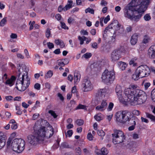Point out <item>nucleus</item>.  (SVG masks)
<instances>
[{
  "mask_svg": "<svg viewBox=\"0 0 155 155\" xmlns=\"http://www.w3.org/2000/svg\"><path fill=\"white\" fill-rule=\"evenodd\" d=\"M149 0H132L123 9L125 17L137 22L144 14Z\"/></svg>",
  "mask_w": 155,
  "mask_h": 155,
  "instance_id": "f257e3e1",
  "label": "nucleus"
},
{
  "mask_svg": "<svg viewBox=\"0 0 155 155\" xmlns=\"http://www.w3.org/2000/svg\"><path fill=\"white\" fill-rule=\"evenodd\" d=\"M19 74L18 78L17 79V82L16 83V89L19 91H23L29 87L30 84V79L28 78L27 72L26 74V79L25 81L27 82L26 83V85L24 84L25 80V74H22L20 72V71H18Z\"/></svg>",
  "mask_w": 155,
  "mask_h": 155,
  "instance_id": "f03ea898",
  "label": "nucleus"
},
{
  "mask_svg": "<svg viewBox=\"0 0 155 155\" xmlns=\"http://www.w3.org/2000/svg\"><path fill=\"white\" fill-rule=\"evenodd\" d=\"M124 93L128 99H129V101H130L131 102L134 101V100L145 93L144 91L139 89L134 90L131 91L129 88H126L124 91Z\"/></svg>",
  "mask_w": 155,
  "mask_h": 155,
  "instance_id": "7ed1b4c3",
  "label": "nucleus"
},
{
  "mask_svg": "<svg viewBox=\"0 0 155 155\" xmlns=\"http://www.w3.org/2000/svg\"><path fill=\"white\" fill-rule=\"evenodd\" d=\"M25 143L22 139L16 138L12 141L11 144L12 150L18 153L22 152L24 149Z\"/></svg>",
  "mask_w": 155,
  "mask_h": 155,
  "instance_id": "20e7f679",
  "label": "nucleus"
},
{
  "mask_svg": "<svg viewBox=\"0 0 155 155\" xmlns=\"http://www.w3.org/2000/svg\"><path fill=\"white\" fill-rule=\"evenodd\" d=\"M115 78V74L112 71H109L107 69H105L103 73L101 76L102 81L107 84L112 83Z\"/></svg>",
  "mask_w": 155,
  "mask_h": 155,
  "instance_id": "39448f33",
  "label": "nucleus"
},
{
  "mask_svg": "<svg viewBox=\"0 0 155 155\" xmlns=\"http://www.w3.org/2000/svg\"><path fill=\"white\" fill-rule=\"evenodd\" d=\"M50 131H51V133H50L49 135L48 132L46 133L45 127L41 126L39 129L38 130H35L34 131L37 136L39 137L41 139H42L45 137L47 138H49L53 136L54 134L53 128L52 127Z\"/></svg>",
  "mask_w": 155,
  "mask_h": 155,
  "instance_id": "423d86ee",
  "label": "nucleus"
},
{
  "mask_svg": "<svg viewBox=\"0 0 155 155\" xmlns=\"http://www.w3.org/2000/svg\"><path fill=\"white\" fill-rule=\"evenodd\" d=\"M136 71L140 78L147 76L150 74L149 68L146 65L140 66L137 68Z\"/></svg>",
  "mask_w": 155,
  "mask_h": 155,
  "instance_id": "0eeeda50",
  "label": "nucleus"
},
{
  "mask_svg": "<svg viewBox=\"0 0 155 155\" xmlns=\"http://www.w3.org/2000/svg\"><path fill=\"white\" fill-rule=\"evenodd\" d=\"M28 140L30 144L34 145L37 144L39 142L43 140L35 133L34 135H30L28 137Z\"/></svg>",
  "mask_w": 155,
  "mask_h": 155,
  "instance_id": "6e6552de",
  "label": "nucleus"
},
{
  "mask_svg": "<svg viewBox=\"0 0 155 155\" xmlns=\"http://www.w3.org/2000/svg\"><path fill=\"white\" fill-rule=\"evenodd\" d=\"M84 91L86 92L91 90L93 86L90 80L87 79H84L82 84Z\"/></svg>",
  "mask_w": 155,
  "mask_h": 155,
  "instance_id": "1a4fd4ad",
  "label": "nucleus"
},
{
  "mask_svg": "<svg viewBox=\"0 0 155 155\" xmlns=\"http://www.w3.org/2000/svg\"><path fill=\"white\" fill-rule=\"evenodd\" d=\"M121 53L120 49H116L113 51L111 55L112 61L115 62L119 60L121 58Z\"/></svg>",
  "mask_w": 155,
  "mask_h": 155,
  "instance_id": "9d476101",
  "label": "nucleus"
},
{
  "mask_svg": "<svg viewBox=\"0 0 155 155\" xmlns=\"http://www.w3.org/2000/svg\"><path fill=\"white\" fill-rule=\"evenodd\" d=\"M147 96L146 93L142 95L139 97L134 100L132 101L136 105L141 104H143L146 101L147 99Z\"/></svg>",
  "mask_w": 155,
  "mask_h": 155,
  "instance_id": "9b49d317",
  "label": "nucleus"
},
{
  "mask_svg": "<svg viewBox=\"0 0 155 155\" xmlns=\"http://www.w3.org/2000/svg\"><path fill=\"white\" fill-rule=\"evenodd\" d=\"M132 30V27L130 25H128L125 30L123 27L120 29V34L122 36H126L127 33L131 32Z\"/></svg>",
  "mask_w": 155,
  "mask_h": 155,
  "instance_id": "f8f14e48",
  "label": "nucleus"
},
{
  "mask_svg": "<svg viewBox=\"0 0 155 155\" xmlns=\"http://www.w3.org/2000/svg\"><path fill=\"white\" fill-rule=\"evenodd\" d=\"M148 54L150 58L155 59V45H152L149 48Z\"/></svg>",
  "mask_w": 155,
  "mask_h": 155,
  "instance_id": "ddd939ff",
  "label": "nucleus"
},
{
  "mask_svg": "<svg viewBox=\"0 0 155 155\" xmlns=\"http://www.w3.org/2000/svg\"><path fill=\"white\" fill-rule=\"evenodd\" d=\"M125 139V137L124 134L123 135H120L119 137L113 138L112 142L114 144H116L123 142Z\"/></svg>",
  "mask_w": 155,
  "mask_h": 155,
  "instance_id": "4468645a",
  "label": "nucleus"
},
{
  "mask_svg": "<svg viewBox=\"0 0 155 155\" xmlns=\"http://www.w3.org/2000/svg\"><path fill=\"white\" fill-rule=\"evenodd\" d=\"M116 120L117 122L124 124V116L123 111L117 112L115 114Z\"/></svg>",
  "mask_w": 155,
  "mask_h": 155,
  "instance_id": "2eb2a0df",
  "label": "nucleus"
},
{
  "mask_svg": "<svg viewBox=\"0 0 155 155\" xmlns=\"http://www.w3.org/2000/svg\"><path fill=\"white\" fill-rule=\"evenodd\" d=\"M107 106V104L106 101L103 100L101 103V105L97 106L95 107L96 110L101 111L104 110Z\"/></svg>",
  "mask_w": 155,
  "mask_h": 155,
  "instance_id": "dca6fc26",
  "label": "nucleus"
},
{
  "mask_svg": "<svg viewBox=\"0 0 155 155\" xmlns=\"http://www.w3.org/2000/svg\"><path fill=\"white\" fill-rule=\"evenodd\" d=\"M6 138L3 133L0 132V150L3 148L5 144Z\"/></svg>",
  "mask_w": 155,
  "mask_h": 155,
  "instance_id": "f3484780",
  "label": "nucleus"
},
{
  "mask_svg": "<svg viewBox=\"0 0 155 155\" xmlns=\"http://www.w3.org/2000/svg\"><path fill=\"white\" fill-rule=\"evenodd\" d=\"M123 113L124 116V124L129 120V119H130L132 115L131 113L127 110L123 111Z\"/></svg>",
  "mask_w": 155,
  "mask_h": 155,
  "instance_id": "a211bd4d",
  "label": "nucleus"
},
{
  "mask_svg": "<svg viewBox=\"0 0 155 155\" xmlns=\"http://www.w3.org/2000/svg\"><path fill=\"white\" fill-rule=\"evenodd\" d=\"M107 93V90L106 88H104L103 89H100L97 90L96 95V96L98 95V96H104L105 97Z\"/></svg>",
  "mask_w": 155,
  "mask_h": 155,
  "instance_id": "6ab92c4d",
  "label": "nucleus"
},
{
  "mask_svg": "<svg viewBox=\"0 0 155 155\" xmlns=\"http://www.w3.org/2000/svg\"><path fill=\"white\" fill-rule=\"evenodd\" d=\"M95 152L98 155L102 154L103 155H106L108 153V151L107 148L105 147H103L101 150H95Z\"/></svg>",
  "mask_w": 155,
  "mask_h": 155,
  "instance_id": "aec40b11",
  "label": "nucleus"
},
{
  "mask_svg": "<svg viewBox=\"0 0 155 155\" xmlns=\"http://www.w3.org/2000/svg\"><path fill=\"white\" fill-rule=\"evenodd\" d=\"M138 35L137 33L133 34L131 37L130 43L131 45H134L137 43L138 41Z\"/></svg>",
  "mask_w": 155,
  "mask_h": 155,
  "instance_id": "412c9836",
  "label": "nucleus"
},
{
  "mask_svg": "<svg viewBox=\"0 0 155 155\" xmlns=\"http://www.w3.org/2000/svg\"><path fill=\"white\" fill-rule=\"evenodd\" d=\"M16 79V77L13 75L11 76L10 79L7 80L5 84L7 85H8L11 86H12Z\"/></svg>",
  "mask_w": 155,
  "mask_h": 155,
  "instance_id": "4be33fe9",
  "label": "nucleus"
},
{
  "mask_svg": "<svg viewBox=\"0 0 155 155\" xmlns=\"http://www.w3.org/2000/svg\"><path fill=\"white\" fill-rule=\"evenodd\" d=\"M81 78V75L79 72L78 71H75L74 73V84H76L80 81Z\"/></svg>",
  "mask_w": 155,
  "mask_h": 155,
  "instance_id": "5701e85b",
  "label": "nucleus"
},
{
  "mask_svg": "<svg viewBox=\"0 0 155 155\" xmlns=\"http://www.w3.org/2000/svg\"><path fill=\"white\" fill-rule=\"evenodd\" d=\"M114 133L112 134L113 138H115V137H117L124 134L123 132L120 130H114Z\"/></svg>",
  "mask_w": 155,
  "mask_h": 155,
  "instance_id": "b1692460",
  "label": "nucleus"
},
{
  "mask_svg": "<svg viewBox=\"0 0 155 155\" xmlns=\"http://www.w3.org/2000/svg\"><path fill=\"white\" fill-rule=\"evenodd\" d=\"M54 42L57 45H59L61 48H63L65 46V44L64 41L61 39H56L54 40Z\"/></svg>",
  "mask_w": 155,
  "mask_h": 155,
  "instance_id": "393cba45",
  "label": "nucleus"
},
{
  "mask_svg": "<svg viewBox=\"0 0 155 155\" xmlns=\"http://www.w3.org/2000/svg\"><path fill=\"white\" fill-rule=\"evenodd\" d=\"M115 91L118 96H120L122 91L121 87L119 85H117L116 87Z\"/></svg>",
  "mask_w": 155,
  "mask_h": 155,
  "instance_id": "a878e982",
  "label": "nucleus"
},
{
  "mask_svg": "<svg viewBox=\"0 0 155 155\" xmlns=\"http://www.w3.org/2000/svg\"><path fill=\"white\" fill-rule=\"evenodd\" d=\"M118 64L120 68L122 71L125 70L127 65L125 63L121 61L118 62Z\"/></svg>",
  "mask_w": 155,
  "mask_h": 155,
  "instance_id": "bb28decb",
  "label": "nucleus"
},
{
  "mask_svg": "<svg viewBox=\"0 0 155 155\" xmlns=\"http://www.w3.org/2000/svg\"><path fill=\"white\" fill-rule=\"evenodd\" d=\"M78 39L80 41V44L81 45H82L84 44V41H85L87 38L84 36H83L82 37L79 36L78 37Z\"/></svg>",
  "mask_w": 155,
  "mask_h": 155,
  "instance_id": "cd10ccee",
  "label": "nucleus"
},
{
  "mask_svg": "<svg viewBox=\"0 0 155 155\" xmlns=\"http://www.w3.org/2000/svg\"><path fill=\"white\" fill-rule=\"evenodd\" d=\"M94 118L98 121H100L103 119V117L101 113H98L96 114L94 116Z\"/></svg>",
  "mask_w": 155,
  "mask_h": 155,
  "instance_id": "c85d7f7f",
  "label": "nucleus"
},
{
  "mask_svg": "<svg viewBox=\"0 0 155 155\" xmlns=\"http://www.w3.org/2000/svg\"><path fill=\"white\" fill-rule=\"evenodd\" d=\"M49 28H47L46 31L45 32V36L48 39L50 37H51V30Z\"/></svg>",
  "mask_w": 155,
  "mask_h": 155,
  "instance_id": "c756f323",
  "label": "nucleus"
},
{
  "mask_svg": "<svg viewBox=\"0 0 155 155\" xmlns=\"http://www.w3.org/2000/svg\"><path fill=\"white\" fill-rule=\"evenodd\" d=\"M87 107L85 105L79 104V105L75 108V110L83 109L84 110H87Z\"/></svg>",
  "mask_w": 155,
  "mask_h": 155,
  "instance_id": "7c9ffc66",
  "label": "nucleus"
},
{
  "mask_svg": "<svg viewBox=\"0 0 155 155\" xmlns=\"http://www.w3.org/2000/svg\"><path fill=\"white\" fill-rule=\"evenodd\" d=\"M137 59V58L136 57L132 58L129 62V64L130 65H133L134 66H136L137 64V63L135 62V61Z\"/></svg>",
  "mask_w": 155,
  "mask_h": 155,
  "instance_id": "2f4dec72",
  "label": "nucleus"
},
{
  "mask_svg": "<svg viewBox=\"0 0 155 155\" xmlns=\"http://www.w3.org/2000/svg\"><path fill=\"white\" fill-rule=\"evenodd\" d=\"M140 78V75L138 74V73H137V71H136L134 74L132 75V78L135 81H136Z\"/></svg>",
  "mask_w": 155,
  "mask_h": 155,
  "instance_id": "473e14b6",
  "label": "nucleus"
},
{
  "mask_svg": "<svg viewBox=\"0 0 155 155\" xmlns=\"http://www.w3.org/2000/svg\"><path fill=\"white\" fill-rule=\"evenodd\" d=\"M150 38L149 36L145 35L144 36V38L142 42L144 44H146L149 42Z\"/></svg>",
  "mask_w": 155,
  "mask_h": 155,
  "instance_id": "72a5a7b5",
  "label": "nucleus"
},
{
  "mask_svg": "<svg viewBox=\"0 0 155 155\" xmlns=\"http://www.w3.org/2000/svg\"><path fill=\"white\" fill-rule=\"evenodd\" d=\"M7 17H4L1 21L0 22V26H4L5 24L7 22Z\"/></svg>",
  "mask_w": 155,
  "mask_h": 155,
  "instance_id": "f704fd0d",
  "label": "nucleus"
},
{
  "mask_svg": "<svg viewBox=\"0 0 155 155\" xmlns=\"http://www.w3.org/2000/svg\"><path fill=\"white\" fill-rule=\"evenodd\" d=\"M147 117L151 120L152 121L155 122V116L148 113L146 114Z\"/></svg>",
  "mask_w": 155,
  "mask_h": 155,
  "instance_id": "c9c22d12",
  "label": "nucleus"
},
{
  "mask_svg": "<svg viewBox=\"0 0 155 155\" xmlns=\"http://www.w3.org/2000/svg\"><path fill=\"white\" fill-rule=\"evenodd\" d=\"M85 12L86 13L89 12L91 14H94V10L93 9L89 7L85 9Z\"/></svg>",
  "mask_w": 155,
  "mask_h": 155,
  "instance_id": "e433bc0d",
  "label": "nucleus"
},
{
  "mask_svg": "<svg viewBox=\"0 0 155 155\" xmlns=\"http://www.w3.org/2000/svg\"><path fill=\"white\" fill-rule=\"evenodd\" d=\"M15 109L18 111L16 113L17 114L21 115L22 114V112L21 110L20 107L16 105Z\"/></svg>",
  "mask_w": 155,
  "mask_h": 155,
  "instance_id": "4c0bfd02",
  "label": "nucleus"
},
{
  "mask_svg": "<svg viewBox=\"0 0 155 155\" xmlns=\"http://www.w3.org/2000/svg\"><path fill=\"white\" fill-rule=\"evenodd\" d=\"M143 18L144 20L146 21L150 20L151 19V17L150 14H145L143 17Z\"/></svg>",
  "mask_w": 155,
  "mask_h": 155,
  "instance_id": "58836bf2",
  "label": "nucleus"
},
{
  "mask_svg": "<svg viewBox=\"0 0 155 155\" xmlns=\"http://www.w3.org/2000/svg\"><path fill=\"white\" fill-rule=\"evenodd\" d=\"M53 74L52 71L51 70L48 71L45 75V78H51Z\"/></svg>",
  "mask_w": 155,
  "mask_h": 155,
  "instance_id": "ea45409f",
  "label": "nucleus"
},
{
  "mask_svg": "<svg viewBox=\"0 0 155 155\" xmlns=\"http://www.w3.org/2000/svg\"><path fill=\"white\" fill-rule=\"evenodd\" d=\"M91 54L90 53H86L84 54L82 56V58H84L86 59H88L91 57Z\"/></svg>",
  "mask_w": 155,
  "mask_h": 155,
  "instance_id": "a19ab883",
  "label": "nucleus"
},
{
  "mask_svg": "<svg viewBox=\"0 0 155 155\" xmlns=\"http://www.w3.org/2000/svg\"><path fill=\"white\" fill-rule=\"evenodd\" d=\"M48 113L50 114L51 115L53 116L54 118H56L58 116L56 113L54 111L52 110H50L48 111Z\"/></svg>",
  "mask_w": 155,
  "mask_h": 155,
  "instance_id": "79ce46f5",
  "label": "nucleus"
},
{
  "mask_svg": "<svg viewBox=\"0 0 155 155\" xmlns=\"http://www.w3.org/2000/svg\"><path fill=\"white\" fill-rule=\"evenodd\" d=\"M76 122L78 126H81L83 125L84 123V121L82 119H78L76 121Z\"/></svg>",
  "mask_w": 155,
  "mask_h": 155,
  "instance_id": "37998d69",
  "label": "nucleus"
},
{
  "mask_svg": "<svg viewBox=\"0 0 155 155\" xmlns=\"http://www.w3.org/2000/svg\"><path fill=\"white\" fill-rule=\"evenodd\" d=\"M114 104L112 102H110L107 108V110L108 111L111 110L114 107Z\"/></svg>",
  "mask_w": 155,
  "mask_h": 155,
  "instance_id": "c03bdc74",
  "label": "nucleus"
},
{
  "mask_svg": "<svg viewBox=\"0 0 155 155\" xmlns=\"http://www.w3.org/2000/svg\"><path fill=\"white\" fill-rule=\"evenodd\" d=\"M137 86L136 85H130L129 87L128 88H129L131 91H134V90H136L137 89Z\"/></svg>",
  "mask_w": 155,
  "mask_h": 155,
  "instance_id": "a18cd8bd",
  "label": "nucleus"
},
{
  "mask_svg": "<svg viewBox=\"0 0 155 155\" xmlns=\"http://www.w3.org/2000/svg\"><path fill=\"white\" fill-rule=\"evenodd\" d=\"M97 133L98 135L100 136H104L105 134V133L102 130H98Z\"/></svg>",
  "mask_w": 155,
  "mask_h": 155,
  "instance_id": "49530a36",
  "label": "nucleus"
},
{
  "mask_svg": "<svg viewBox=\"0 0 155 155\" xmlns=\"http://www.w3.org/2000/svg\"><path fill=\"white\" fill-rule=\"evenodd\" d=\"M58 64L60 67H64L65 65L63 61H62V59L58 61Z\"/></svg>",
  "mask_w": 155,
  "mask_h": 155,
  "instance_id": "de8ad7c7",
  "label": "nucleus"
},
{
  "mask_svg": "<svg viewBox=\"0 0 155 155\" xmlns=\"http://www.w3.org/2000/svg\"><path fill=\"white\" fill-rule=\"evenodd\" d=\"M60 23L61 25V27L62 28L65 30L68 29V27L65 24L64 22L61 21L60 22Z\"/></svg>",
  "mask_w": 155,
  "mask_h": 155,
  "instance_id": "09e8293b",
  "label": "nucleus"
},
{
  "mask_svg": "<svg viewBox=\"0 0 155 155\" xmlns=\"http://www.w3.org/2000/svg\"><path fill=\"white\" fill-rule=\"evenodd\" d=\"M72 7V5L71 4H68L66 5L65 7H64V11H66L67 10L70 9Z\"/></svg>",
  "mask_w": 155,
  "mask_h": 155,
  "instance_id": "8fccbe9b",
  "label": "nucleus"
},
{
  "mask_svg": "<svg viewBox=\"0 0 155 155\" xmlns=\"http://www.w3.org/2000/svg\"><path fill=\"white\" fill-rule=\"evenodd\" d=\"M87 137V139L89 141H92L93 140V136L90 132L88 133Z\"/></svg>",
  "mask_w": 155,
  "mask_h": 155,
  "instance_id": "3c124183",
  "label": "nucleus"
},
{
  "mask_svg": "<svg viewBox=\"0 0 155 155\" xmlns=\"http://www.w3.org/2000/svg\"><path fill=\"white\" fill-rule=\"evenodd\" d=\"M47 46L48 48L50 49H51L53 48L54 47V44L50 42H47Z\"/></svg>",
  "mask_w": 155,
  "mask_h": 155,
  "instance_id": "603ef678",
  "label": "nucleus"
},
{
  "mask_svg": "<svg viewBox=\"0 0 155 155\" xmlns=\"http://www.w3.org/2000/svg\"><path fill=\"white\" fill-rule=\"evenodd\" d=\"M74 19L71 17H69L68 20V22L69 24H70L74 23Z\"/></svg>",
  "mask_w": 155,
  "mask_h": 155,
  "instance_id": "864d4df0",
  "label": "nucleus"
},
{
  "mask_svg": "<svg viewBox=\"0 0 155 155\" xmlns=\"http://www.w3.org/2000/svg\"><path fill=\"white\" fill-rule=\"evenodd\" d=\"M41 85L38 83H36L34 85L35 89L38 90L40 89Z\"/></svg>",
  "mask_w": 155,
  "mask_h": 155,
  "instance_id": "5fc2aeb1",
  "label": "nucleus"
},
{
  "mask_svg": "<svg viewBox=\"0 0 155 155\" xmlns=\"http://www.w3.org/2000/svg\"><path fill=\"white\" fill-rule=\"evenodd\" d=\"M128 121L129 122L128 124L130 125H133L135 123H136L135 120L133 118H131V117L130 118V119H129V120Z\"/></svg>",
  "mask_w": 155,
  "mask_h": 155,
  "instance_id": "6e6d98bb",
  "label": "nucleus"
},
{
  "mask_svg": "<svg viewBox=\"0 0 155 155\" xmlns=\"http://www.w3.org/2000/svg\"><path fill=\"white\" fill-rule=\"evenodd\" d=\"M11 128L12 130H15L18 128L17 123H16L14 124L11 125Z\"/></svg>",
  "mask_w": 155,
  "mask_h": 155,
  "instance_id": "4d7b16f0",
  "label": "nucleus"
},
{
  "mask_svg": "<svg viewBox=\"0 0 155 155\" xmlns=\"http://www.w3.org/2000/svg\"><path fill=\"white\" fill-rule=\"evenodd\" d=\"M5 99L8 101H10L12 100L13 99V97L11 96H8L5 97Z\"/></svg>",
  "mask_w": 155,
  "mask_h": 155,
  "instance_id": "13d9d810",
  "label": "nucleus"
},
{
  "mask_svg": "<svg viewBox=\"0 0 155 155\" xmlns=\"http://www.w3.org/2000/svg\"><path fill=\"white\" fill-rule=\"evenodd\" d=\"M73 134V131L72 130H68L66 133V134L68 135L69 137H71Z\"/></svg>",
  "mask_w": 155,
  "mask_h": 155,
  "instance_id": "bf43d9fd",
  "label": "nucleus"
},
{
  "mask_svg": "<svg viewBox=\"0 0 155 155\" xmlns=\"http://www.w3.org/2000/svg\"><path fill=\"white\" fill-rule=\"evenodd\" d=\"M151 97L153 101L155 102V90L154 89L151 93Z\"/></svg>",
  "mask_w": 155,
  "mask_h": 155,
  "instance_id": "052dcab7",
  "label": "nucleus"
},
{
  "mask_svg": "<svg viewBox=\"0 0 155 155\" xmlns=\"http://www.w3.org/2000/svg\"><path fill=\"white\" fill-rule=\"evenodd\" d=\"M58 96L59 97L60 99V100L62 101H63L64 99V97L62 95V94L60 93H58Z\"/></svg>",
  "mask_w": 155,
  "mask_h": 155,
  "instance_id": "680f3d73",
  "label": "nucleus"
},
{
  "mask_svg": "<svg viewBox=\"0 0 155 155\" xmlns=\"http://www.w3.org/2000/svg\"><path fill=\"white\" fill-rule=\"evenodd\" d=\"M83 151L84 155H87L90 153L89 150L87 148H84L83 150Z\"/></svg>",
  "mask_w": 155,
  "mask_h": 155,
  "instance_id": "e2e57ef3",
  "label": "nucleus"
},
{
  "mask_svg": "<svg viewBox=\"0 0 155 155\" xmlns=\"http://www.w3.org/2000/svg\"><path fill=\"white\" fill-rule=\"evenodd\" d=\"M76 151L77 153V155H81V149L80 147H78L76 149Z\"/></svg>",
  "mask_w": 155,
  "mask_h": 155,
  "instance_id": "0e129e2a",
  "label": "nucleus"
},
{
  "mask_svg": "<svg viewBox=\"0 0 155 155\" xmlns=\"http://www.w3.org/2000/svg\"><path fill=\"white\" fill-rule=\"evenodd\" d=\"M110 20V17L109 15H108L104 19V22L105 24H106Z\"/></svg>",
  "mask_w": 155,
  "mask_h": 155,
  "instance_id": "69168bd1",
  "label": "nucleus"
},
{
  "mask_svg": "<svg viewBox=\"0 0 155 155\" xmlns=\"http://www.w3.org/2000/svg\"><path fill=\"white\" fill-rule=\"evenodd\" d=\"M136 125V123H135L134 124L132 125L131 126H130L128 127V130L129 131H132V130H133L135 128V126Z\"/></svg>",
  "mask_w": 155,
  "mask_h": 155,
  "instance_id": "338daca9",
  "label": "nucleus"
},
{
  "mask_svg": "<svg viewBox=\"0 0 155 155\" xmlns=\"http://www.w3.org/2000/svg\"><path fill=\"white\" fill-rule=\"evenodd\" d=\"M139 135L138 134L135 133L133 134L132 137L134 139L136 140L139 138Z\"/></svg>",
  "mask_w": 155,
  "mask_h": 155,
  "instance_id": "774afa93",
  "label": "nucleus"
}]
</instances>
